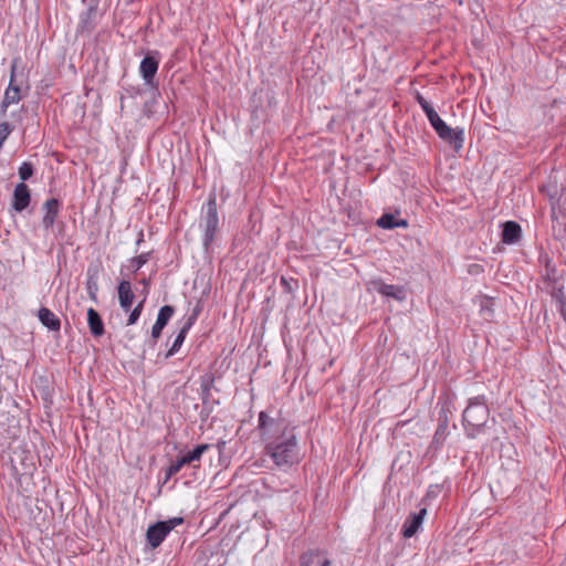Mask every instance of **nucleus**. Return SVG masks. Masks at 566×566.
<instances>
[{
  "label": "nucleus",
  "instance_id": "14",
  "mask_svg": "<svg viewBox=\"0 0 566 566\" xmlns=\"http://www.w3.org/2000/svg\"><path fill=\"white\" fill-rule=\"evenodd\" d=\"M97 8L87 7V9L80 14V21L76 32L80 34H90L93 32L97 24Z\"/></svg>",
  "mask_w": 566,
  "mask_h": 566
},
{
  "label": "nucleus",
  "instance_id": "19",
  "mask_svg": "<svg viewBox=\"0 0 566 566\" xmlns=\"http://www.w3.org/2000/svg\"><path fill=\"white\" fill-rule=\"evenodd\" d=\"M38 318L51 332H59L61 329L60 318L48 307H40Z\"/></svg>",
  "mask_w": 566,
  "mask_h": 566
},
{
  "label": "nucleus",
  "instance_id": "4",
  "mask_svg": "<svg viewBox=\"0 0 566 566\" xmlns=\"http://www.w3.org/2000/svg\"><path fill=\"white\" fill-rule=\"evenodd\" d=\"M200 227L203 229V245L208 249L214 241L219 228L217 198L213 193L209 196L205 205Z\"/></svg>",
  "mask_w": 566,
  "mask_h": 566
},
{
  "label": "nucleus",
  "instance_id": "32",
  "mask_svg": "<svg viewBox=\"0 0 566 566\" xmlns=\"http://www.w3.org/2000/svg\"><path fill=\"white\" fill-rule=\"evenodd\" d=\"M424 114L427 115V118H428L429 122L432 120L433 118H436L437 116H439L433 107H431L430 109H427L424 112Z\"/></svg>",
  "mask_w": 566,
  "mask_h": 566
},
{
  "label": "nucleus",
  "instance_id": "38",
  "mask_svg": "<svg viewBox=\"0 0 566 566\" xmlns=\"http://www.w3.org/2000/svg\"><path fill=\"white\" fill-rule=\"evenodd\" d=\"M559 313L563 317V319L566 322V304L562 302V308H559Z\"/></svg>",
  "mask_w": 566,
  "mask_h": 566
},
{
  "label": "nucleus",
  "instance_id": "11",
  "mask_svg": "<svg viewBox=\"0 0 566 566\" xmlns=\"http://www.w3.org/2000/svg\"><path fill=\"white\" fill-rule=\"evenodd\" d=\"M370 286L373 290L387 297H392L398 301H402L406 297L405 289L402 286L386 284L381 279L371 280Z\"/></svg>",
  "mask_w": 566,
  "mask_h": 566
},
{
  "label": "nucleus",
  "instance_id": "22",
  "mask_svg": "<svg viewBox=\"0 0 566 566\" xmlns=\"http://www.w3.org/2000/svg\"><path fill=\"white\" fill-rule=\"evenodd\" d=\"M189 329H190L189 325H184L181 327V329L179 331L178 335L176 336L171 347L166 353L165 358H169V357L174 356L180 349Z\"/></svg>",
  "mask_w": 566,
  "mask_h": 566
},
{
  "label": "nucleus",
  "instance_id": "12",
  "mask_svg": "<svg viewBox=\"0 0 566 566\" xmlns=\"http://www.w3.org/2000/svg\"><path fill=\"white\" fill-rule=\"evenodd\" d=\"M31 202V192L25 182H20L14 187L12 196V209L17 212L25 210Z\"/></svg>",
  "mask_w": 566,
  "mask_h": 566
},
{
  "label": "nucleus",
  "instance_id": "5",
  "mask_svg": "<svg viewBox=\"0 0 566 566\" xmlns=\"http://www.w3.org/2000/svg\"><path fill=\"white\" fill-rule=\"evenodd\" d=\"M182 523V517H172L167 521H158L150 525L146 532V538L150 547L157 548L164 542L166 536Z\"/></svg>",
  "mask_w": 566,
  "mask_h": 566
},
{
  "label": "nucleus",
  "instance_id": "9",
  "mask_svg": "<svg viewBox=\"0 0 566 566\" xmlns=\"http://www.w3.org/2000/svg\"><path fill=\"white\" fill-rule=\"evenodd\" d=\"M449 413H450L449 408H447L444 406L439 411L438 427L436 429V432L433 434V439L431 442V448H433L434 450L440 449L443 446L447 437L449 436V430H448Z\"/></svg>",
  "mask_w": 566,
  "mask_h": 566
},
{
  "label": "nucleus",
  "instance_id": "18",
  "mask_svg": "<svg viewBox=\"0 0 566 566\" xmlns=\"http://www.w3.org/2000/svg\"><path fill=\"white\" fill-rule=\"evenodd\" d=\"M522 228L515 221H506L503 223L502 242L505 244H514L520 241Z\"/></svg>",
  "mask_w": 566,
  "mask_h": 566
},
{
  "label": "nucleus",
  "instance_id": "26",
  "mask_svg": "<svg viewBox=\"0 0 566 566\" xmlns=\"http://www.w3.org/2000/svg\"><path fill=\"white\" fill-rule=\"evenodd\" d=\"M145 301L146 297H144L134 308H130L127 325H134L137 323L143 313Z\"/></svg>",
  "mask_w": 566,
  "mask_h": 566
},
{
  "label": "nucleus",
  "instance_id": "37",
  "mask_svg": "<svg viewBox=\"0 0 566 566\" xmlns=\"http://www.w3.org/2000/svg\"><path fill=\"white\" fill-rule=\"evenodd\" d=\"M87 7L98 8L99 0H82Z\"/></svg>",
  "mask_w": 566,
  "mask_h": 566
},
{
  "label": "nucleus",
  "instance_id": "20",
  "mask_svg": "<svg viewBox=\"0 0 566 566\" xmlns=\"http://www.w3.org/2000/svg\"><path fill=\"white\" fill-rule=\"evenodd\" d=\"M87 324L90 332L94 337H101L102 335H104V323L98 312L93 307H90L87 310Z\"/></svg>",
  "mask_w": 566,
  "mask_h": 566
},
{
  "label": "nucleus",
  "instance_id": "23",
  "mask_svg": "<svg viewBox=\"0 0 566 566\" xmlns=\"http://www.w3.org/2000/svg\"><path fill=\"white\" fill-rule=\"evenodd\" d=\"M96 273H97L96 270L92 272V269H88L87 281H86V290H87L88 296L94 302H97V292H98Z\"/></svg>",
  "mask_w": 566,
  "mask_h": 566
},
{
  "label": "nucleus",
  "instance_id": "29",
  "mask_svg": "<svg viewBox=\"0 0 566 566\" xmlns=\"http://www.w3.org/2000/svg\"><path fill=\"white\" fill-rule=\"evenodd\" d=\"M200 312H201V307H200L199 305H197V306L193 308L192 313L188 316V318H187V321H186L185 325H189V328H191V327H192V325H193V324L196 323V321L198 319V316H199Z\"/></svg>",
  "mask_w": 566,
  "mask_h": 566
},
{
  "label": "nucleus",
  "instance_id": "25",
  "mask_svg": "<svg viewBox=\"0 0 566 566\" xmlns=\"http://www.w3.org/2000/svg\"><path fill=\"white\" fill-rule=\"evenodd\" d=\"M18 174L20 179L22 180L21 182L29 180L34 174L33 164L30 161H23L19 167Z\"/></svg>",
  "mask_w": 566,
  "mask_h": 566
},
{
  "label": "nucleus",
  "instance_id": "31",
  "mask_svg": "<svg viewBox=\"0 0 566 566\" xmlns=\"http://www.w3.org/2000/svg\"><path fill=\"white\" fill-rule=\"evenodd\" d=\"M554 297L557 301L558 310L562 308V302L566 304V297L562 289H558L556 292H554Z\"/></svg>",
  "mask_w": 566,
  "mask_h": 566
},
{
  "label": "nucleus",
  "instance_id": "36",
  "mask_svg": "<svg viewBox=\"0 0 566 566\" xmlns=\"http://www.w3.org/2000/svg\"><path fill=\"white\" fill-rule=\"evenodd\" d=\"M210 397H211V391H202L201 390V400H202L203 406L209 402Z\"/></svg>",
  "mask_w": 566,
  "mask_h": 566
},
{
  "label": "nucleus",
  "instance_id": "1",
  "mask_svg": "<svg viewBox=\"0 0 566 566\" xmlns=\"http://www.w3.org/2000/svg\"><path fill=\"white\" fill-rule=\"evenodd\" d=\"M258 429L260 437L265 443L264 452L279 468H291L297 464L301 459L295 428L282 417L280 411L275 416L264 410L259 413Z\"/></svg>",
  "mask_w": 566,
  "mask_h": 566
},
{
  "label": "nucleus",
  "instance_id": "16",
  "mask_svg": "<svg viewBox=\"0 0 566 566\" xmlns=\"http://www.w3.org/2000/svg\"><path fill=\"white\" fill-rule=\"evenodd\" d=\"M119 306L124 312H129L135 300L132 283L127 280L119 282L117 286Z\"/></svg>",
  "mask_w": 566,
  "mask_h": 566
},
{
  "label": "nucleus",
  "instance_id": "27",
  "mask_svg": "<svg viewBox=\"0 0 566 566\" xmlns=\"http://www.w3.org/2000/svg\"><path fill=\"white\" fill-rule=\"evenodd\" d=\"M213 385H214V375L213 374H211V373L205 374L200 378V387H201L202 391H211V389L213 388Z\"/></svg>",
  "mask_w": 566,
  "mask_h": 566
},
{
  "label": "nucleus",
  "instance_id": "8",
  "mask_svg": "<svg viewBox=\"0 0 566 566\" xmlns=\"http://www.w3.org/2000/svg\"><path fill=\"white\" fill-rule=\"evenodd\" d=\"M436 133L443 142L450 144L454 150L458 151L463 147L464 130L462 128H451L443 123L437 127Z\"/></svg>",
  "mask_w": 566,
  "mask_h": 566
},
{
  "label": "nucleus",
  "instance_id": "35",
  "mask_svg": "<svg viewBox=\"0 0 566 566\" xmlns=\"http://www.w3.org/2000/svg\"><path fill=\"white\" fill-rule=\"evenodd\" d=\"M281 285L284 287V290L286 292H292V286L286 277H284V276L281 277Z\"/></svg>",
  "mask_w": 566,
  "mask_h": 566
},
{
  "label": "nucleus",
  "instance_id": "3",
  "mask_svg": "<svg viewBox=\"0 0 566 566\" xmlns=\"http://www.w3.org/2000/svg\"><path fill=\"white\" fill-rule=\"evenodd\" d=\"M213 444L210 443H201L197 444L192 450H189L185 453H181L175 461L170 463V465L166 470V481H168L171 476L176 475L181 471L184 467H191L193 469L200 468V460L203 453L209 451Z\"/></svg>",
  "mask_w": 566,
  "mask_h": 566
},
{
  "label": "nucleus",
  "instance_id": "10",
  "mask_svg": "<svg viewBox=\"0 0 566 566\" xmlns=\"http://www.w3.org/2000/svg\"><path fill=\"white\" fill-rule=\"evenodd\" d=\"M61 206V201L56 198H50L42 205V210L44 212L42 218V226L45 230L53 228L56 218L59 217Z\"/></svg>",
  "mask_w": 566,
  "mask_h": 566
},
{
  "label": "nucleus",
  "instance_id": "30",
  "mask_svg": "<svg viewBox=\"0 0 566 566\" xmlns=\"http://www.w3.org/2000/svg\"><path fill=\"white\" fill-rule=\"evenodd\" d=\"M416 101L421 106L423 112L432 107L431 104L420 93H417Z\"/></svg>",
  "mask_w": 566,
  "mask_h": 566
},
{
  "label": "nucleus",
  "instance_id": "40",
  "mask_svg": "<svg viewBox=\"0 0 566 566\" xmlns=\"http://www.w3.org/2000/svg\"><path fill=\"white\" fill-rule=\"evenodd\" d=\"M140 283H142L145 287H147V286L149 285V280H147V279H143V280L140 281Z\"/></svg>",
  "mask_w": 566,
  "mask_h": 566
},
{
  "label": "nucleus",
  "instance_id": "15",
  "mask_svg": "<svg viewBox=\"0 0 566 566\" xmlns=\"http://www.w3.org/2000/svg\"><path fill=\"white\" fill-rule=\"evenodd\" d=\"M426 515H427L426 507L420 509L418 513L410 514L403 523L402 535L406 538L412 537L421 527Z\"/></svg>",
  "mask_w": 566,
  "mask_h": 566
},
{
  "label": "nucleus",
  "instance_id": "33",
  "mask_svg": "<svg viewBox=\"0 0 566 566\" xmlns=\"http://www.w3.org/2000/svg\"><path fill=\"white\" fill-rule=\"evenodd\" d=\"M430 125L432 126V128L436 130L437 127H439L441 124H443L444 122L441 119L440 116H437L436 118H433L432 120L429 122Z\"/></svg>",
  "mask_w": 566,
  "mask_h": 566
},
{
  "label": "nucleus",
  "instance_id": "41",
  "mask_svg": "<svg viewBox=\"0 0 566 566\" xmlns=\"http://www.w3.org/2000/svg\"><path fill=\"white\" fill-rule=\"evenodd\" d=\"M143 237H144V234H143V232H140L139 239L137 240V244H139L143 241Z\"/></svg>",
  "mask_w": 566,
  "mask_h": 566
},
{
  "label": "nucleus",
  "instance_id": "39",
  "mask_svg": "<svg viewBox=\"0 0 566 566\" xmlns=\"http://www.w3.org/2000/svg\"><path fill=\"white\" fill-rule=\"evenodd\" d=\"M224 446H226V442H224V441H218V443H217V448H218V450H219V452H220V453L222 452V450H223Z\"/></svg>",
  "mask_w": 566,
  "mask_h": 566
},
{
  "label": "nucleus",
  "instance_id": "6",
  "mask_svg": "<svg viewBox=\"0 0 566 566\" xmlns=\"http://www.w3.org/2000/svg\"><path fill=\"white\" fill-rule=\"evenodd\" d=\"M159 52L153 51L146 54L139 65V73L145 81V84L151 88H158V83L155 82V75L159 67Z\"/></svg>",
  "mask_w": 566,
  "mask_h": 566
},
{
  "label": "nucleus",
  "instance_id": "34",
  "mask_svg": "<svg viewBox=\"0 0 566 566\" xmlns=\"http://www.w3.org/2000/svg\"><path fill=\"white\" fill-rule=\"evenodd\" d=\"M430 125L432 126V128L436 130L437 127H439L441 124H443L444 122L441 119L440 116H437L436 118H433L432 120L429 122Z\"/></svg>",
  "mask_w": 566,
  "mask_h": 566
},
{
  "label": "nucleus",
  "instance_id": "7",
  "mask_svg": "<svg viewBox=\"0 0 566 566\" xmlns=\"http://www.w3.org/2000/svg\"><path fill=\"white\" fill-rule=\"evenodd\" d=\"M15 71L17 64L13 63L10 70V82L4 92L3 101L0 105V112L2 115L6 114L10 105L18 104L22 99L21 85L17 83Z\"/></svg>",
  "mask_w": 566,
  "mask_h": 566
},
{
  "label": "nucleus",
  "instance_id": "28",
  "mask_svg": "<svg viewBox=\"0 0 566 566\" xmlns=\"http://www.w3.org/2000/svg\"><path fill=\"white\" fill-rule=\"evenodd\" d=\"M481 311L486 312L489 316L493 315V300L488 296H483L481 303H480Z\"/></svg>",
  "mask_w": 566,
  "mask_h": 566
},
{
  "label": "nucleus",
  "instance_id": "24",
  "mask_svg": "<svg viewBox=\"0 0 566 566\" xmlns=\"http://www.w3.org/2000/svg\"><path fill=\"white\" fill-rule=\"evenodd\" d=\"M150 259V252L142 253L137 256L132 258L128 262V268L135 273L142 269Z\"/></svg>",
  "mask_w": 566,
  "mask_h": 566
},
{
  "label": "nucleus",
  "instance_id": "21",
  "mask_svg": "<svg viewBox=\"0 0 566 566\" xmlns=\"http://www.w3.org/2000/svg\"><path fill=\"white\" fill-rule=\"evenodd\" d=\"M377 226L382 229L407 228L406 219H397L392 213H384L378 220Z\"/></svg>",
  "mask_w": 566,
  "mask_h": 566
},
{
  "label": "nucleus",
  "instance_id": "2",
  "mask_svg": "<svg viewBox=\"0 0 566 566\" xmlns=\"http://www.w3.org/2000/svg\"><path fill=\"white\" fill-rule=\"evenodd\" d=\"M489 415L490 410L485 396L479 395L469 399L462 415V422L469 439H475L478 434L483 432Z\"/></svg>",
  "mask_w": 566,
  "mask_h": 566
},
{
  "label": "nucleus",
  "instance_id": "17",
  "mask_svg": "<svg viewBox=\"0 0 566 566\" xmlns=\"http://www.w3.org/2000/svg\"><path fill=\"white\" fill-rule=\"evenodd\" d=\"M174 313L175 308L171 305H164L160 307L157 319L151 328V337L155 342L160 337L163 329L168 324Z\"/></svg>",
  "mask_w": 566,
  "mask_h": 566
},
{
  "label": "nucleus",
  "instance_id": "13",
  "mask_svg": "<svg viewBox=\"0 0 566 566\" xmlns=\"http://www.w3.org/2000/svg\"><path fill=\"white\" fill-rule=\"evenodd\" d=\"M300 566H333L325 551L311 549L300 557Z\"/></svg>",
  "mask_w": 566,
  "mask_h": 566
}]
</instances>
